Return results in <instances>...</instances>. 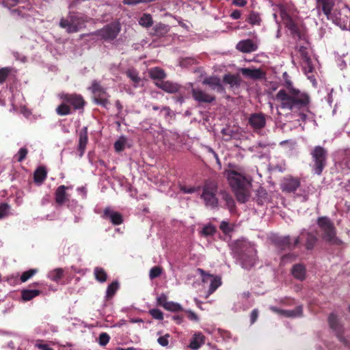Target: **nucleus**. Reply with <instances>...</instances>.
<instances>
[{
  "label": "nucleus",
  "mask_w": 350,
  "mask_h": 350,
  "mask_svg": "<svg viewBox=\"0 0 350 350\" xmlns=\"http://www.w3.org/2000/svg\"><path fill=\"white\" fill-rule=\"evenodd\" d=\"M279 10L280 17L282 20L284 21V23H285L287 21H289L292 18V17L287 13L286 10H285L283 5H280Z\"/></svg>",
  "instance_id": "052dcab7"
},
{
  "label": "nucleus",
  "mask_w": 350,
  "mask_h": 350,
  "mask_svg": "<svg viewBox=\"0 0 350 350\" xmlns=\"http://www.w3.org/2000/svg\"><path fill=\"white\" fill-rule=\"evenodd\" d=\"M57 114L60 116H66L72 113L71 108L65 102L59 105L56 109Z\"/></svg>",
  "instance_id": "de8ad7c7"
},
{
  "label": "nucleus",
  "mask_w": 350,
  "mask_h": 350,
  "mask_svg": "<svg viewBox=\"0 0 350 350\" xmlns=\"http://www.w3.org/2000/svg\"><path fill=\"white\" fill-rule=\"evenodd\" d=\"M210 281L209 288L208 290V295H211L214 293L216 289L221 286V280L219 276H214L213 275L208 274L206 278H204V282Z\"/></svg>",
  "instance_id": "cd10ccee"
},
{
  "label": "nucleus",
  "mask_w": 350,
  "mask_h": 350,
  "mask_svg": "<svg viewBox=\"0 0 350 350\" xmlns=\"http://www.w3.org/2000/svg\"><path fill=\"white\" fill-rule=\"evenodd\" d=\"M308 100H306L305 104H304L301 107H297L295 109L291 108H282L283 109H288L294 113H297L300 120L303 122H306L307 119L306 113L309 111V107L310 103V97L309 94L307 93Z\"/></svg>",
  "instance_id": "5701e85b"
},
{
  "label": "nucleus",
  "mask_w": 350,
  "mask_h": 350,
  "mask_svg": "<svg viewBox=\"0 0 350 350\" xmlns=\"http://www.w3.org/2000/svg\"><path fill=\"white\" fill-rule=\"evenodd\" d=\"M109 94L105 90H102L99 92L94 94L93 100L96 105H100L103 107L107 109L109 101Z\"/></svg>",
  "instance_id": "a878e982"
},
{
  "label": "nucleus",
  "mask_w": 350,
  "mask_h": 350,
  "mask_svg": "<svg viewBox=\"0 0 350 350\" xmlns=\"http://www.w3.org/2000/svg\"><path fill=\"white\" fill-rule=\"evenodd\" d=\"M291 273L295 278L302 281L306 278V268L302 264H296L292 267Z\"/></svg>",
  "instance_id": "473e14b6"
},
{
  "label": "nucleus",
  "mask_w": 350,
  "mask_h": 350,
  "mask_svg": "<svg viewBox=\"0 0 350 350\" xmlns=\"http://www.w3.org/2000/svg\"><path fill=\"white\" fill-rule=\"evenodd\" d=\"M127 77L135 84H138L140 81V78L138 72L135 69H129L126 71Z\"/></svg>",
  "instance_id": "8fccbe9b"
},
{
  "label": "nucleus",
  "mask_w": 350,
  "mask_h": 350,
  "mask_svg": "<svg viewBox=\"0 0 350 350\" xmlns=\"http://www.w3.org/2000/svg\"><path fill=\"white\" fill-rule=\"evenodd\" d=\"M254 200L258 205L262 206L269 202V196L264 187H259L255 191Z\"/></svg>",
  "instance_id": "b1692460"
},
{
  "label": "nucleus",
  "mask_w": 350,
  "mask_h": 350,
  "mask_svg": "<svg viewBox=\"0 0 350 350\" xmlns=\"http://www.w3.org/2000/svg\"><path fill=\"white\" fill-rule=\"evenodd\" d=\"M236 49L243 53H250L258 49V45L251 39H245L239 41Z\"/></svg>",
  "instance_id": "412c9836"
},
{
  "label": "nucleus",
  "mask_w": 350,
  "mask_h": 350,
  "mask_svg": "<svg viewBox=\"0 0 350 350\" xmlns=\"http://www.w3.org/2000/svg\"><path fill=\"white\" fill-rule=\"evenodd\" d=\"M201 198L204 200L206 206L212 209L217 208L219 207V201L213 189L206 186L204 187L203 188Z\"/></svg>",
  "instance_id": "f8f14e48"
},
{
  "label": "nucleus",
  "mask_w": 350,
  "mask_h": 350,
  "mask_svg": "<svg viewBox=\"0 0 350 350\" xmlns=\"http://www.w3.org/2000/svg\"><path fill=\"white\" fill-rule=\"evenodd\" d=\"M226 176L233 191L237 190V189H243L246 187L247 180L245 177L236 171L228 170L226 172Z\"/></svg>",
  "instance_id": "9d476101"
},
{
  "label": "nucleus",
  "mask_w": 350,
  "mask_h": 350,
  "mask_svg": "<svg viewBox=\"0 0 350 350\" xmlns=\"http://www.w3.org/2000/svg\"><path fill=\"white\" fill-rule=\"evenodd\" d=\"M219 229L224 234L230 235V234L234 231V226L230 224L228 221L224 220L220 223Z\"/></svg>",
  "instance_id": "49530a36"
},
{
  "label": "nucleus",
  "mask_w": 350,
  "mask_h": 350,
  "mask_svg": "<svg viewBox=\"0 0 350 350\" xmlns=\"http://www.w3.org/2000/svg\"><path fill=\"white\" fill-rule=\"evenodd\" d=\"M304 62V66L303 67L305 75L311 74L313 72L314 67L312 64V60L310 58L306 57V60Z\"/></svg>",
  "instance_id": "6e6d98bb"
},
{
  "label": "nucleus",
  "mask_w": 350,
  "mask_h": 350,
  "mask_svg": "<svg viewBox=\"0 0 350 350\" xmlns=\"http://www.w3.org/2000/svg\"><path fill=\"white\" fill-rule=\"evenodd\" d=\"M242 74L250 79H258L262 77V72L260 69L242 68Z\"/></svg>",
  "instance_id": "c9c22d12"
},
{
  "label": "nucleus",
  "mask_w": 350,
  "mask_h": 350,
  "mask_svg": "<svg viewBox=\"0 0 350 350\" xmlns=\"http://www.w3.org/2000/svg\"><path fill=\"white\" fill-rule=\"evenodd\" d=\"M329 327L335 333L338 340L350 350V342L343 337L344 327L337 315L332 312L328 317Z\"/></svg>",
  "instance_id": "6e6552de"
},
{
  "label": "nucleus",
  "mask_w": 350,
  "mask_h": 350,
  "mask_svg": "<svg viewBox=\"0 0 350 350\" xmlns=\"http://www.w3.org/2000/svg\"><path fill=\"white\" fill-rule=\"evenodd\" d=\"M10 208L11 207L8 203L4 202L0 204V219L8 215Z\"/></svg>",
  "instance_id": "5fc2aeb1"
},
{
  "label": "nucleus",
  "mask_w": 350,
  "mask_h": 350,
  "mask_svg": "<svg viewBox=\"0 0 350 350\" xmlns=\"http://www.w3.org/2000/svg\"><path fill=\"white\" fill-rule=\"evenodd\" d=\"M202 83L208 85L211 89L216 90L218 93L224 94L226 92L221 81L217 76L207 77L203 80Z\"/></svg>",
  "instance_id": "dca6fc26"
},
{
  "label": "nucleus",
  "mask_w": 350,
  "mask_h": 350,
  "mask_svg": "<svg viewBox=\"0 0 350 350\" xmlns=\"http://www.w3.org/2000/svg\"><path fill=\"white\" fill-rule=\"evenodd\" d=\"M85 20L83 16L79 14L70 16V20L61 19L59 25L66 28L68 33H75L80 31L85 27Z\"/></svg>",
  "instance_id": "0eeeda50"
},
{
  "label": "nucleus",
  "mask_w": 350,
  "mask_h": 350,
  "mask_svg": "<svg viewBox=\"0 0 350 350\" xmlns=\"http://www.w3.org/2000/svg\"><path fill=\"white\" fill-rule=\"evenodd\" d=\"M317 224L322 232V238L325 241L336 245L343 243L342 241L336 237V228L328 217H319Z\"/></svg>",
  "instance_id": "39448f33"
},
{
  "label": "nucleus",
  "mask_w": 350,
  "mask_h": 350,
  "mask_svg": "<svg viewBox=\"0 0 350 350\" xmlns=\"http://www.w3.org/2000/svg\"><path fill=\"white\" fill-rule=\"evenodd\" d=\"M282 77L286 89L280 90L275 94V100L280 103V108L301 107L308 100L307 93L294 88L286 72L283 73Z\"/></svg>",
  "instance_id": "f257e3e1"
},
{
  "label": "nucleus",
  "mask_w": 350,
  "mask_h": 350,
  "mask_svg": "<svg viewBox=\"0 0 350 350\" xmlns=\"http://www.w3.org/2000/svg\"><path fill=\"white\" fill-rule=\"evenodd\" d=\"M38 272L36 269H30L26 271H24L21 275V281L25 282L31 277H33Z\"/></svg>",
  "instance_id": "603ef678"
},
{
  "label": "nucleus",
  "mask_w": 350,
  "mask_h": 350,
  "mask_svg": "<svg viewBox=\"0 0 350 350\" xmlns=\"http://www.w3.org/2000/svg\"><path fill=\"white\" fill-rule=\"evenodd\" d=\"M138 23L143 27L150 28L153 25V19L151 14L144 13L138 19Z\"/></svg>",
  "instance_id": "4c0bfd02"
},
{
  "label": "nucleus",
  "mask_w": 350,
  "mask_h": 350,
  "mask_svg": "<svg viewBox=\"0 0 350 350\" xmlns=\"http://www.w3.org/2000/svg\"><path fill=\"white\" fill-rule=\"evenodd\" d=\"M234 191L239 202L243 204L248 200L249 194L246 191L245 187L243 189H237V190H234Z\"/></svg>",
  "instance_id": "a19ab883"
},
{
  "label": "nucleus",
  "mask_w": 350,
  "mask_h": 350,
  "mask_svg": "<svg viewBox=\"0 0 350 350\" xmlns=\"http://www.w3.org/2000/svg\"><path fill=\"white\" fill-rule=\"evenodd\" d=\"M156 85L159 88L170 94L176 93L179 91L180 88V85H178V83H173L169 81H162L161 82L157 83Z\"/></svg>",
  "instance_id": "393cba45"
},
{
  "label": "nucleus",
  "mask_w": 350,
  "mask_h": 350,
  "mask_svg": "<svg viewBox=\"0 0 350 350\" xmlns=\"http://www.w3.org/2000/svg\"><path fill=\"white\" fill-rule=\"evenodd\" d=\"M269 239L271 243L280 252L295 247L293 246V243H292L291 241L290 235L280 236L278 234H273Z\"/></svg>",
  "instance_id": "1a4fd4ad"
},
{
  "label": "nucleus",
  "mask_w": 350,
  "mask_h": 350,
  "mask_svg": "<svg viewBox=\"0 0 350 350\" xmlns=\"http://www.w3.org/2000/svg\"><path fill=\"white\" fill-rule=\"evenodd\" d=\"M242 79L239 75L226 74L223 77V83L228 85L229 88L237 94L239 92Z\"/></svg>",
  "instance_id": "4468645a"
},
{
  "label": "nucleus",
  "mask_w": 350,
  "mask_h": 350,
  "mask_svg": "<svg viewBox=\"0 0 350 350\" xmlns=\"http://www.w3.org/2000/svg\"><path fill=\"white\" fill-rule=\"evenodd\" d=\"M318 6L322 8L323 13L328 17L334 5V0H317Z\"/></svg>",
  "instance_id": "f704fd0d"
},
{
  "label": "nucleus",
  "mask_w": 350,
  "mask_h": 350,
  "mask_svg": "<svg viewBox=\"0 0 350 350\" xmlns=\"http://www.w3.org/2000/svg\"><path fill=\"white\" fill-rule=\"evenodd\" d=\"M28 150L25 147L21 148L16 154L17 160L19 162L23 161L27 154Z\"/></svg>",
  "instance_id": "0e129e2a"
},
{
  "label": "nucleus",
  "mask_w": 350,
  "mask_h": 350,
  "mask_svg": "<svg viewBox=\"0 0 350 350\" xmlns=\"http://www.w3.org/2000/svg\"><path fill=\"white\" fill-rule=\"evenodd\" d=\"M247 21L252 25H260L261 18L259 13L252 11L249 14Z\"/></svg>",
  "instance_id": "79ce46f5"
},
{
  "label": "nucleus",
  "mask_w": 350,
  "mask_h": 350,
  "mask_svg": "<svg viewBox=\"0 0 350 350\" xmlns=\"http://www.w3.org/2000/svg\"><path fill=\"white\" fill-rule=\"evenodd\" d=\"M101 217L105 219H109L113 225H120L123 222L122 214L113 211L110 207L105 208Z\"/></svg>",
  "instance_id": "a211bd4d"
},
{
  "label": "nucleus",
  "mask_w": 350,
  "mask_h": 350,
  "mask_svg": "<svg viewBox=\"0 0 350 350\" xmlns=\"http://www.w3.org/2000/svg\"><path fill=\"white\" fill-rule=\"evenodd\" d=\"M64 102L66 103L70 107L76 111H83L85 102L83 96L77 94H64L61 96Z\"/></svg>",
  "instance_id": "9b49d317"
},
{
  "label": "nucleus",
  "mask_w": 350,
  "mask_h": 350,
  "mask_svg": "<svg viewBox=\"0 0 350 350\" xmlns=\"http://www.w3.org/2000/svg\"><path fill=\"white\" fill-rule=\"evenodd\" d=\"M119 288V283L118 281H113L111 284H109L107 288L106 291V297L110 298L112 297L118 289Z\"/></svg>",
  "instance_id": "a18cd8bd"
},
{
  "label": "nucleus",
  "mask_w": 350,
  "mask_h": 350,
  "mask_svg": "<svg viewBox=\"0 0 350 350\" xmlns=\"http://www.w3.org/2000/svg\"><path fill=\"white\" fill-rule=\"evenodd\" d=\"M216 232L215 227L212 224L205 225L201 230V234L203 236H211Z\"/></svg>",
  "instance_id": "3c124183"
},
{
  "label": "nucleus",
  "mask_w": 350,
  "mask_h": 350,
  "mask_svg": "<svg viewBox=\"0 0 350 350\" xmlns=\"http://www.w3.org/2000/svg\"><path fill=\"white\" fill-rule=\"evenodd\" d=\"M302 314L303 306L301 305L297 306L292 310H283L282 311V315L288 318H297L301 317Z\"/></svg>",
  "instance_id": "72a5a7b5"
},
{
  "label": "nucleus",
  "mask_w": 350,
  "mask_h": 350,
  "mask_svg": "<svg viewBox=\"0 0 350 350\" xmlns=\"http://www.w3.org/2000/svg\"><path fill=\"white\" fill-rule=\"evenodd\" d=\"M191 94L193 99L199 103H211L216 100L215 96L199 88H192Z\"/></svg>",
  "instance_id": "2eb2a0df"
},
{
  "label": "nucleus",
  "mask_w": 350,
  "mask_h": 350,
  "mask_svg": "<svg viewBox=\"0 0 350 350\" xmlns=\"http://www.w3.org/2000/svg\"><path fill=\"white\" fill-rule=\"evenodd\" d=\"M317 241V233L304 228L300 231L299 236L295 239L293 246L297 247L299 244L303 243L307 250H312Z\"/></svg>",
  "instance_id": "423d86ee"
},
{
  "label": "nucleus",
  "mask_w": 350,
  "mask_h": 350,
  "mask_svg": "<svg viewBox=\"0 0 350 350\" xmlns=\"http://www.w3.org/2000/svg\"><path fill=\"white\" fill-rule=\"evenodd\" d=\"M205 342V336L201 332L195 333L191 338L189 347L191 349H200Z\"/></svg>",
  "instance_id": "c85d7f7f"
},
{
  "label": "nucleus",
  "mask_w": 350,
  "mask_h": 350,
  "mask_svg": "<svg viewBox=\"0 0 350 350\" xmlns=\"http://www.w3.org/2000/svg\"><path fill=\"white\" fill-rule=\"evenodd\" d=\"M150 315L154 319L157 320H163V313L161 310L157 308H153L150 310L149 311Z\"/></svg>",
  "instance_id": "bf43d9fd"
},
{
  "label": "nucleus",
  "mask_w": 350,
  "mask_h": 350,
  "mask_svg": "<svg viewBox=\"0 0 350 350\" xmlns=\"http://www.w3.org/2000/svg\"><path fill=\"white\" fill-rule=\"evenodd\" d=\"M47 176L46 167L44 166L38 167L33 173V180L37 185H41Z\"/></svg>",
  "instance_id": "c756f323"
},
{
  "label": "nucleus",
  "mask_w": 350,
  "mask_h": 350,
  "mask_svg": "<svg viewBox=\"0 0 350 350\" xmlns=\"http://www.w3.org/2000/svg\"><path fill=\"white\" fill-rule=\"evenodd\" d=\"M162 269L159 266L152 267L149 272V277L151 280L157 278L161 275Z\"/></svg>",
  "instance_id": "13d9d810"
},
{
  "label": "nucleus",
  "mask_w": 350,
  "mask_h": 350,
  "mask_svg": "<svg viewBox=\"0 0 350 350\" xmlns=\"http://www.w3.org/2000/svg\"><path fill=\"white\" fill-rule=\"evenodd\" d=\"M41 293L39 290L23 289L21 291V299L24 301H28L38 296Z\"/></svg>",
  "instance_id": "e433bc0d"
},
{
  "label": "nucleus",
  "mask_w": 350,
  "mask_h": 350,
  "mask_svg": "<svg viewBox=\"0 0 350 350\" xmlns=\"http://www.w3.org/2000/svg\"><path fill=\"white\" fill-rule=\"evenodd\" d=\"M90 90H91V91L92 92L93 94H96L97 92H99L102 90H105V88H103L100 83L96 80L93 81L92 83V85L91 87L90 88Z\"/></svg>",
  "instance_id": "e2e57ef3"
},
{
  "label": "nucleus",
  "mask_w": 350,
  "mask_h": 350,
  "mask_svg": "<svg viewBox=\"0 0 350 350\" xmlns=\"http://www.w3.org/2000/svg\"><path fill=\"white\" fill-rule=\"evenodd\" d=\"M63 270L60 268L55 269L49 271L47 274V277L52 281L57 282L63 276Z\"/></svg>",
  "instance_id": "37998d69"
},
{
  "label": "nucleus",
  "mask_w": 350,
  "mask_h": 350,
  "mask_svg": "<svg viewBox=\"0 0 350 350\" xmlns=\"http://www.w3.org/2000/svg\"><path fill=\"white\" fill-rule=\"evenodd\" d=\"M88 142V127L83 126L79 135L78 151L79 157L81 158L85 153L86 146Z\"/></svg>",
  "instance_id": "4be33fe9"
},
{
  "label": "nucleus",
  "mask_w": 350,
  "mask_h": 350,
  "mask_svg": "<svg viewBox=\"0 0 350 350\" xmlns=\"http://www.w3.org/2000/svg\"><path fill=\"white\" fill-rule=\"evenodd\" d=\"M68 208L74 213V214L79 215L83 207L75 200H68L67 204Z\"/></svg>",
  "instance_id": "c03bdc74"
},
{
  "label": "nucleus",
  "mask_w": 350,
  "mask_h": 350,
  "mask_svg": "<svg viewBox=\"0 0 350 350\" xmlns=\"http://www.w3.org/2000/svg\"><path fill=\"white\" fill-rule=\"evenodd\" d=\"M230 246L236 262L243 269L250 270L256 265L257 250L254 243L243 239L233 241Z\"/></svg>",
  "instance_id": "f03ea898"
},
{
  "label": "nucleus",
  "mask_w": 350,
  "mask_h": 350,
  "mask_svg": "<svg viewBox=\"0 0 350 350\" xmlns=\"http://www.w3.org/2000/svg\"><path fill=\"white\" fill-rule=\"evenodd\" d=\"M296 258V255L293 253H288L281 256L280 258V265H286L289 263Z\"/></svg>",
  "instance_id": "864d4df0"
},
{
  "label": "nucleus",
  "mask_w": 350,
  "mask_h": 350,
  "mask_svg": "<svg viewBox=\"0 0 350 350\" xmlns=\"http://www.w3.org/2000/svg\"><path fill=\"white\" fill-rule=\"evenodd\" d=\"M95 278L99 282L103 283L107 280V275L103 268L96 267L94 269Z\"/></svg>",
  "instance_id": "ea45409f"
},
{
  "label": "nucleus",
  "mask_w": 350,
  "mask_h": 350,
  "mask_svg": "<svg viewBox=\"0 0 350 350\" xmlns=\"http://www.w3.org/2000/svg\"><path fill=\"white\" fill-rule=\"evenodd\" d=\"M219 195L221 202H224L221 206L228 209L231 213H234L236 211V204L233 197L224 190L220 191Z\"/></svg>",
  "instance_id": "6ab92c4d"
},
{
  "label": "nucleus",
  "mask_w": 350,
  "mask_h": 350,
  "mask_svg": "<svg viewBox=\"0 0 350 350\" xmlns=\"http://www.w3.org/2000/svg\"><path fill=\"white\" fill-rule=\"evenodd\" d=\"M165 305L166 306L165 309L170 312H176L183 310L182 306L174 301H168Z\"/></svg>",
  "instance_id": "09e8293b"
},
{
  "label": "nucleus",
  "mask_w": 350,
  "mask_h": 350,
  "mask_svg": "<svg viewBox=\"0 0 350 350\" xmlns=\"http://www.w3.org/2000/svg\"><path fill=\"white\" fill-rule=\"evenodd\" d=\"M170 29L168 25L161 23H157L149 31L150 36H154L158 38H161L167 36Z\"/></svg>",
  "instance_id": "aec40b11"
},
{
  "label": "nucleus",
  "mask_w": 350,
  "mask_h": 350,
  "mask_svg": "<svg viewBox=\"0 0 350 350\" xmlns=\"http://www.w3.org/2000/svg\"><path fill=\"white\" fill-rule=\"evenodd\" d=\"M312 162L310 166L312 172L321 175L326 166L328 156L327 150L321 146H315L310 151Z\"/></svg>",
  "instance_id": "20e7f679"
},
{
  "label": "nucleus",
  "mask_w": 350,
  "mask_h": 350,
  "mask_svg": "<svg viewBox=\"0 0 350 350\" xmlns=\"http://www.w3.org/2000/svg\"><path fill=\"white\" fill-rule=\"evenodd\" d=\"M299 186L300 181L299 178H288L282 183V190L288 193H293L295 192Z\"/></svg>",
  "instance_id": "bb28decb"
},
{
  "label": "nucleus",
  "mask_w": 350,
  "mask_h": 350,
  "mask_svg": "<svg viewBox=\"0 0 350 350\" xmlns=\"http://www.w3.org/2000/svg\"><path fill=\"white\" fill-rule=\"evenodd\" d=\"M120 31L119 24L111 23L99 31V36L105 40H114Z\"/></svg>",
  "instance_id": "ddd939ff"
},
{
  "label": "nucleus",
  "mask_w": 350,
  "mask_h": 350,
  "mask_svg": "<svg viewBox=\"0 0 350 350\" xmlns=\"http://www.w3.org/2000/svg\"><path fill=\"white\" fill-rule=\"evenodd\" d=\"M248 122L254 130L261 129L266 124L265 116L262 113H252L249 117Z\"/></svg>",
  "instance_id": "f3484780"
},
{
  "label": "nucleus",
  "mask_w": 350,
  "mask_h": 350,
  "mask_svg": "<svg viewBox=\"0 0 350 350\" xmlns=\"http://www.w3.org/2000/svg\"><path fill=\"white\" fill-rule=\"evenodd\" d=\"M170 335L165 334L164 336H160L157 338V342L162 347H166L169 345V338Z\"/></svg>",
  "instance_id": "680f3d73"
},
{
  "label": "nucleus",
  "mask_w": 350,
  "mask_h": 350,
  "mask_svg": "<svg viewBox=\"0 0 350 350\" xmlns=\"http://www.w3.org/2000/svg\"><path fill=\"white\" fill-rule=\"evenodd\" d=\"M68 189L67 187L65 185H60L59 186L55 192V202L58 206H62L66 199V190Z\"/></svg>",
  "instance_id": "7c9ffc66"
},
{
  "label": "nucleus",
  "mask_w": 350,
  "mask_h": 350,
  "mask_svg": "<svg viewBox=\"0 0 350 350\" xmlns=\"http://www.w3.org/2000/svg\"><path fill=\"white\" fill-rule=\"evenodd\" d=\"M149 75L151 79L159 80H162L166 77L165 71L159 67H154L150 69Z\"/></svg>",
  "instance_id": "58836bf2"
},
{
  "label": "nucleus",
  "mask_w": 350,
  "mask_h": 350,
  "mask_svg": "<svg viewBox=\"0 0 350 350\" xmlns=\"http://www.w3.org/2000/svg\"><path fill=\"white\" fill-rule=\"evenodd\" d=\"M35 347L40 350H54L48 344L44 343L42 340L36 341Z\"/></svg>",
  "instance_id": "774afa93"
},
{
  "label": "nucleus",
  "mask_w": 350,
  "mask_h": 350,
  "mask_svg": "<svg viewBox=\"0 0 350 350\" xmlns=\"http://www.w3.org/2000/svg\"><path fill=\"white\" fill-rule=\"evenodd\" d=\"M109 335L106 332H102L98 336V342L100 346L105 347L109 343Z\"/></svg>",
  "instance_id": "4d7b16f0"
},
{
  "label": "nucleus",
  "mask_w": 350,
  "mask_h": 350,
  "mask_svg": "<svg viewBox=\"0 0 350 350\" xmlns=\"http://www.w3.org/2000/svg\"><path fill=\"white\" fill-rule=\"evenodd\" d=\"M0 4L8 8L14 18H28L34 16L35 9L29 2H20L18 0H1Z\"/></svg>",
  "instance_id": "7ed1b4c3"
},
{
  "label": "nucleus",
  "mask_w": 350,
  "mask_h": 350,
  "mask_svg": "<svg viewBox=\"0 0 350 350\" xmlns=\"http://www.w3.org/2000/svg\"><path fill=\"white\" fill-rule=\"evenodd\" d=\"M285 27L290 31L291 36L295 39L301 38V33L297 23L291 18L284 23Z\"/></svg>",
  "instance_id": "2f4dec72"
},
{
  "label": "nucleus",
  "mask_w": 350,
  "mask_h": 350,
  "mask_svg": "<svg viewBox=\"0 0 350 350\" xmlns=\"http://www.w3.org/2000/svg\"><path fill=\"white\" fill-rule=\"evenodd\" d=\"M157 302L158 305L161 306L165 308L166 307L165 304L168 303L167 296L164 293L161 294L157 297Z\"/></svg>",
  "instance_id": "338daca9"
},
{
  "label": "nucleus",
  "mask_w": 350,
  "mask_h": 350,
  "mask_svg": "<svg viewBox=\"0 0 350 350\" xmlns=\"http://www.w3.org/2000/svg\"><path fill=\"white\" fill-rule=\"evenodd\" d=\"M217 334L223 340H228L232 338V335L230 332L221 329H217Z\"/></svg>",
  "instance_id": "69168bd1"
}]
</instances>
